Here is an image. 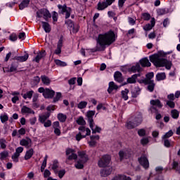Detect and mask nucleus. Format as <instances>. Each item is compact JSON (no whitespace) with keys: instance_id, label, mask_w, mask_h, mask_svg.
Here are the masks:
<instances>
[{"instance_id":"f257e3e1","label":"nucleus","mask_w":180,"mask_h":180,"mask_svg":"<svg viewBox=\"0 0 180 180\" xmlns=\"http://www.w3.org/2000/svg\"><path fill=\"white\" fill-rule=\"evenodd\" d=\"M116 41V34L113 31L98 34L96 44V51H103L106 46H110Z\"/></svg>"},{"instance_id":"f03ea898","label":"nucleus","mask_w":180,"mask_h":180,"mask_svg":"<svg viewBox=\"0 0 180 180\" xmlns=\"http://www.w3.org/2000/svg\"><path fill=\"white\" fill-rule=\"evenodd\" d=\"M170 54L169 52L160 51L157 54H153L149 57L150 63H153L155 67H165L166 70H171L172 62L162 58Z\"/></svg>"},{"instance_id":"7ed1b4c3","label":"nucleus","mask_w":180,"mask_h":180,"mask_svg":"<svg viewBox=\"0 0 180 180\" xmlns=\"http://www.w3.org/2000/svg\"><path fill=\"white\" fill-rule=\"evenodd\" d=\"M78 154V160L75 163V167L77 169H82L84 168V164L88 162L89 158H88V155H86V152L82 150L79 151Z\"/></svg>"},{"instance_id":"20e7f679","label":"nucleus","mask_w":180,"mask_h":180,"mask_svg":"<svg viewBox=\"0 0 180 180\" xmlns=\"http://www.w3.org/2000/svg\"><path fill=\"white\" fill-rule=\"evenodd\" d=\"M43 18L46 22H49V19L51 18V13L49 10L45 8H41L37 11V20H40Z\"/></svg>"},{"instance_id":"39448f33","label":"nucleus","mask_w":180,"mask_h":180,"mask_svg":"<svg viewBox=\"0 0 180 180\" xmlns=\"http://www.w3.org/2000/svg\"><path fill=\"white\" fill-rule=\"evenodd\" d=\"M38 92H39V94H43L44 98L47 99H51L56 94V92L52 89H45L44 87H39L38 89Z\"/></svg>"},{"instance_id":"423d86ee","label":"nucleus","mask_w":180,"mask_h":180,"mask_svg":"<svg viewBox=\"0 0 180 180\" xmlns=\"http://www.w3.org/2000/svg\"><path fill=\"white\" fill-rule=\"evenodd\" d=\"M66 164H71L70 162L72 161V160H77L78 158V155H77L75 150L72 148H68L66 150Z\"/></svg>"},{"instance_id":"0eeeda50","label":"nucleus","mask_w":180,"mask_h":180,"mask_svg":"<svg viewBox=\"0 0 180 180\" xmlns=\"http://www.w3.org/2000/svg\"><path fill=\"white\" fill-rule=\"evenodd\" d=\"M110 155H105L98 160V167L101 168H105V167H109L110 164Z\"/></svg>"},{"instance_id":"6e6552de","label":"nucleus","mask_w":180,"mask_h":180,"mask_svg":"<svg viewBox=\"0 0 180 180\" xmlns=\"http://www.w3.org/2000/svg\"><path fill=\"white\" fill-rule=\"evenodd\" d=\"M58 8L60 10V13H62L63 15H64V13H65V19H68V18H70V16H71V12H72V10L71 9V8L68 7L66 5H58Z\"/></svg>"},{"instance_id":"1a4fd4ad","label":"nucleus","mask_w":180,"mask_h":180,"mask_svg":"<svg viewBox=\"0 0 180 180\" xmlns=\"http://www.w3.org/2000/svg\"><path fill=\"white\" fill-rule=\"evenodd\" d=\"M129 72H131L133 74H141L143 71V68L140 66V63H136L135 65H132L130 68L128 69Z\"/></svg>"},{"instance_id":"9d476101","label":"nucleus","mask_w":180,"mask_h":180,"mask_svg":"<svg viewBox=\"0 0 180 180\" xmlns=\"http://www.w3.org/2000/svg\"><path fill=\"white\" fill-rule=\"evenodd\" d=\"M99 140L98 135L90 136V141H88L89 147H96V141Z\"/></svg>"},{"instance_id":"9b49d317","label":"nucleus","mask_w":180,"mask_h":180,"mask_svg":"<svg viewBox=\"0 0 180 180\" xmlns=\"http://www.w3.org/2000/svg\"><path fill=\"white\" fill-rule=\"evenodd\" d=\"M20 146L26 147V148H30V147H32V139L29 138L22 139L20 141Z\"/></svg>"},{"instance_id":"f8f14e48","label":"nucleus","mask_w":180,"mask_h":180,"mask_svg":"<svg viewBox=\"0 0 180 180\" xmlns=\"http://www.w3.org/2000/svg\"><path fill=\"white\" fill-rule=\"evenodd\" d=\"M79 134H82V136H90L91 135V129L89 128H86L84 126H81L79 127Z\"/></svg>"},{"instance_id":"ddd939ff","label":"nucleus","mask_w":180,"mask_h":180,"mask_svg":"<svg viewBox=\"0 0 180 180\" xmlns=\"http://www.w3.org/2000/svg\"><path fill=\"white\" fill-rule=\"evenodd\" d=\"M139 161L141 165H142V167H143V168H145V169L148 168L150 163L148 162V159H147V157L141 156L139 159Z\"/></svg>"},{"instance_id":"4468645a","label":"nucleus","mask_w":180,"mask_h":180,"mask_svg":"<svg viewBox=\"0 0 180 180\" xmlns=\"http://www.w3.org/2000/svg\"><path fill=\"white\" fill-rule=\"evenodd\" d=\"M88 122L89 123L90 127H92V124H94V116H95V111L94 110H90L88 111L86 113Z\"/></svg>"},{"instance_id":"2eb2a0df","label":"nucleus","mask_w":180,"mask_h":180,"mask_svg":"<svg viewBox=\"0 0 180 180\" xmlns=\"http://www.w3.org/2000/svg\"><path fill=\"white\" fill-rule=\"evenodd\" d=\"M112 170H113V169L110 167H108L105 169H103L101 171V176H104V177L109 176V175H110L112 174Z\"/></svg>"},{"instance_id":"dca6fc26","label":"nucleus","mask_w":180,"mask_h":180,"mask_svg":"<svg viewBox=\"0 0 180 180\" xmlns=\"http://www.w3.org/2000/svg\"><path fill=\"white\" fill-rule=\"evenodd\" d=\"M139 77H141V73H138V74H134L131 77H129L127 80V82L128 84H136L137 78H139Z\"/></svg>"},{"instance_id":"f3484780","label":"nucleus","mask_w":180,"mask_h":180,"mask_svg":"<svg viewBox=\"0 0 180 180\" xmlns=\"http://www.w3.org/2000/svg\"><path fill=\"white\" fill-rule=\"evenodd\" d=\"M150 23L151 24H146L145 26H143V30H146V32L151 30V29L155 26V18H153L150 20Z\"/></svg>"},{"instance_id":"a211bd4d","label":"nucleus","mask_w":180,"mask_h":180,"mask_svg":"<svg viewBox=\"0 0 180 180\" xmlns=\"http://www.w3.org/2000/svg\"><path fill=\"white\" fill-rule=\"evenodd\" d=\"M150 103V105H152L150 109H154V106L159 108V109H161V108H162V103H161V101H160V100L158 99L151 100Z\"/></svg>"},{"instance_id":"6ab92c4d","label":"nucleus","mask_w":180,"mask_h":180,"mask_svg":"<svg viewBox=\"0 0 180 180\" xmlns=\"http://www.w3.org/2000/svg\"><path fill=\"white\" fill-rule=\"evenodd\" d=\"M139 64L141 67H151V63L148 60V58H143L139 60Z\"/></svg>"},{"instance_id":"aec40b11","label":"nucleus","mask_w":180,"mask_h":180,"mask_svg":"<svg viewBox=\"0 0 180 180\" xmlns=\"http://www.w3.org/2000/svg\"><path fill=\"white\" fill-rule=\"evenodd\" d=\"M61 49H63V39L60 38L58 42L57 48L54 51V54H56L57 56L61 54Z\"/></svg>"},{"instance_id":"412c9836","label":"nucleus","mask_w":180,"mask_h":180,"mask_svg":"<svg viewBox=\"0 0 180 180\" xmlns=\"http://www.w3.org/2000/svg\"><path fill=\"white\" fill-rule=\"evenodd\" d=\"M119 89V86L117 85H116L115 84V82H110L109 83V86H108V94H112V92H113V91H116Z\"/></svg>"},{"instance_id":"4be33fe9","label":"nucleus","mask_w":180,"mask_h":180,"mask_svg":"<svg viewBox=\"0 0 180 180\" xmlns=\"http://www.w3.org/2000/svg\"><path fill=\"white\" fill-rule=\"evenodd\" d=\"M41 23L44 32H46V33H50V32H51V27H50V24L44 21H42Z\"/></svg>"},{"instance_id":"5701e85b","label":"nucleus","mask_w":180,"mask_h":180,"mask_svg":"<svg viewBox=\"0 0 180 180\" xmlns=\"http://www.w3.org/2000/svg\"><path fill=\"white\" fill-rule=\"evenodd\" d=\"M108 6L105 1L98 2L97 4V10L98 11H105V9H106V8H108Z\"/></svg>"},{"instance_id":"b1692460","label":"nucleus","mask_w":180,"mask_h":180,"mask_svg":"<svg viewBox=\"0 0 180 180\" xmlns=\"http://www.w3.org/2000/svg\"><path fill=\"white\" fill-rule=\"evenodd\" d=\"M134 124L136 126H140L141 124V122H143V116L141 115H139L133 120Z\"/></svg>"},{"instance_id":"393cba45","label":"nucleus","mask_w":180,"mask_h":180,"mask_svg":"<svg viewBox=\"0 0 180 180\" xmlns=\"http://www.w3.org/2000/svg\"><path fill=\"white\" fill-rule=\"evenodd\" d=\"M114 78L117 82H123V77L120 72H115L114 74Z\"/></svg>"},{"instance_id":"a878e982","label":"nucleus","mask_w":180,"mask_h":180,"mask_svg":"<svg viewBox=\"0 0 180 180\" xmlns=\"http://www.w3.org/2000/svg\"><path fill=\"white\" fill-rule=\"evenodd\" d=\"M43 57H46L45 51L38 53L37 56L35 57L33 61H35V63H39Z\"/></svg>"},{"instance_id":"bb28decb","label":"nucleus","mask_w":180,"mask_h":180,"mask_svg":"<svg viewBox=\"0 0 180 180\" xmlns=\"http://www.w3.org/2000/svg\"><path fill=\"white\" fill-rule=\"evenodd\" d=\"M14 58L20 63H25V61H27V58H29V54L26 53L23 56H15Z\"/></svg>"},{"instance_id":"cd10ccee","label":"nucleus","mask_w":180,"mask_h":180,"mask_svg":"<svg viewBox=\"0 0 180 180\" xmlns=\"http://www.w3.org/2000/svg\"><path fill=\"white\" fill-rule=\"evenodd\" d=\"M29 4H30V0H23L19 5L20 11H23L25 8H27Z\"/></svg>"},{"instance_id":"c85d7f7f","label":"nucleus","mask_w":180,"mask_h":180,"mask_svg":"<svg viewBox=\"0 0 180 180\" xmlns=\"http://www.w3.org/2000/svg\"><path fill=\"white\" fill-rule=\"evenodd\" d=\"M33 154H34V150H33V148L27 150L25 155L24 157L25 160H30L31 157H33Z\"/></svg>"},{"instance_id":"c756f323","label":"nucleus","mask_w":180,"mask_h":180,"mask_svg":"<svg viewBox=\"0 0 180 180\" xmlns=\"http://www.w3.org/2000/svg\"><path fill=\"white\" fill-rule=\"evenodd\" d=\"M21 112H22V113H28V114H31V115H34V111H33L32 108H28L25 105L22 106V108L21 109Z\"/></svg>"},{"instance_id":"7c9ffc66","label":"nucleus","mask_w":180,"mask_h":180,"mask_svg":"<svg viewBox=\"0 0 180 180\" xmlns=\"http://www.w3.org/2000/svg\"><path fill=\"white\" fill-rule=\"evenodd\" d=\"M119 156L120 160H123V158H129V157H130V153H129V151L127 150H121L119 152Z\"/></svg>"},{"instance_id":"2f4dec72","label":"nucleus","mask_w":180,"mask_h":180,"mask_svg":"<svg viewBox=\"0 0 180 180\" xmlns=\"http://www.w3.org/2000/svg\"><path fill=\"white\" fill-rule=\"evenodd\" d=\"M50 117V112H47L46 115L39 116V121L40 123H44Z\"/></svg>"},{"instance_id":"473e14b6","label":"nucleus","mask_w":180,"mask_h":180,"mask_svg":"<svg viewBox=\"0 0 180 180\" xmlns=\"http://www.w3.org/2000/svg\"><path fill=\"white\" fill-rule=\"evenodd\" d=\"M41 79L44 85H46L47 86L50 85L51 80H50V79L48 77H46V75H44L41 77Z\"/></svg>"},{"instance_id":"72a5a7b5","label":"nucleus","mask_w":180,"mask_h":180,"mask_svg":"<svg viewBox=\"0 0 180 180\" xmlns=\"http://www.w3.org/2000/svg\"><path fill=\"white\" fill-rule=\"evenodd\" d=\"M140 91H141V89L139 86H136L134 89H133L131 91L132 97L137 98V96H139V95H140Z\"/></svg>"},{"instance_id":"f704fd0d","label":"nucleus","mask_w":180,"mask_h":180,"mask_svg":"<svg viewBox=\"0 0 180 180\" xmlns=\"http://www.w3.org/2000/svg\"><path fill=\"white\" fill-rule=\"evenodd\" d=\"M33 94H34V91H33V90H31L30 91L26 92L24 94H22V96L25 99H32V97L33 96Z\"/></svg>"},{"instance_id":"c9c22d12","label":"nucleus","mask_w":180,"mask_h":180,"mask_svg":"<svg viewBox=\"0 0 180 180\" xmlns=\"http://www.w3.org/2000/svg\"><path fill=\"white\" fill-rule=\"evenodd\" d=\"M129 89H125L124 90H122L121 91L122 98L124 99V101H127L129 99Z\"/></svg>"},{"instance_id":"e433bc0d","label":"nucleus","mask_w":180,"mask_h":180,"mask_svg":"<svg viewBox=\"0 0 180 180\" xmlns=\"http://www.w3.org/2000/svg\"><path fill=\"white\" fill-rule=\"evenodd\" d=\"M57 118L59 120V122H60L61 123H64V122L67 120V115L63 113H59L58 114Z\"/></svg>"},{"instance_id":"4c0bfd02","label":"nucleus","mask_w":180,"mask_h":180,"mask_svg":"<svg viewBox=\"0 0 180 180\" xmlns=\"http://www.w3.org/2000/svg\"><path fill=\"white\" fill-rule=\"evenodd\" d=\"M146 78L145 79H146V81H148V84H149L150 82H154V80H152L153 78H154V72H149L146 74Z\"/></svg>"},{"instance_id":"58836bf2","label":"nucleus","mask_w":180,"mask_h":180,"mask_svg":"<svg viewBox=\"0 0 180 180\" xmlns=\"http://www.w3.org/2000/svg\"><path fill=\"white\" fill-rule=\"evenodd\" d=\"M165 78H167V76L165 75V72L158 73L156 75L157 81H163V79H165Z\"/></svg>"},{"instance_id":"ea45409f","label":"nucleus","mask_w":180,"mask_h":180,"mask_svg":"<svg viewBox=\"0 0 180 180\" xmlns=\"http://www.w3.org/2000/svg\"><path fill=\"white\" fill-rule=\"evenodd\" d=\"M94 126H95V123L91 124V127H90V128L92 130V133H101V131L102 130V129H101V127L98 126H96L94 128Z\"/></svg>"},{"instance_id":"a19ab883","label":"nucleus","mask_w":180,"mask_h":180,"mask_svg":"<svg viewBox=\"0 0 180 180\" xmlns=\"http://www.w3.org/2000/svg\"><path fill=\"white\" fill-rule=\"evenodd\" d=\"M171 116L173 119H178L179 117V111L176 109H174L171 111Z\"/></svg>"},{"instance_id":"79ce46f5","label":"nucleus","mask_w":180,"mask_h":180,"mask_svg":"<svg viewBox=\"0 0 180 180\" xmlns=\"http://www.w3.org/2000/svg\"><path fill=\"white\" fill-rule=\"evenodd\" d=\"M54 63L58 65V67H67V63L60 60L58 59H56L54 60Z\"/></svg>"},{"instance_id":"37998d69","label":"nucleus","mask_w":180,"mask_h":180,"mask_svg":"<svg viewBox=\"0 0 180 180\" xmlns=\"http://www.w3.org/2000/svg\"><path fill=\"white\" fill-rule=\"evenodd\" d=\"M126 127L127 129H131L137 127V126L134 124V122L132 120L127 122Z\"/></svg>"},{"instance_id":"c03bdc74","label":"nucleus","mask_w":180,"mask_h":180,"mask_svg":"<svg viewBox=\"0 0 180 180\" xmlns=\"http://www.w3.org/2000/svg\"><path fill=\"white\" fill-rule=\"evenodd\" d=\"M86 105H88V102L81 101L77 104V108L78 109H85V108H86Z\"/></svg>"},{"instance_id":"a18cd8bd","label":"nucleus","mask_w":180,"mask_h":180,"mask_svg":"<svg viewBox=\"0 0 180 180\" xmlns=\"http://www.w3.org/2000/svg\"><path fill=\"white\" fill-rule=\"evenodd\" d=\"M147 85H148V90L150 92H153L155 86V84L154 83V82H150V83H148Z\"/></svg>"},{"instance_id":"49530a36","label":"nucleus","mask_w":180,"mask_h":180,"mask_svg":"<svg viewBox=\"0 0 180 180\" xmlns=\"http://www.w3.org/2000/svg\"><path fill=\"white\" fill-rule=\"evenodd\" d=\"M174 136V132L172 130H169L168 132H167L165 135L162 136V139H169V137H172Z\"/></svg>"},{"instance_id":"de8ad7c7","label":"nucleus","mask_w":180,"mask_h":180,"mask_svg":"<svg viewBox=\"0 0 180 180\" xmlns=\"http://www.w3.org/2000/svg\"><path fill=\"white\" fill-rule=\"evenodd\" d=\"M77 124H79L80 126H85L86 123L85 122V120H84V117H79L77 120Z\"/></svg>"},{"instance_id":"09e8293b","label":"nucleus","mask_w":180,"mask_h":180,"mask_svg":"<svg viewBox=\"0 0 180 180\" xmlns=\"http://www.w3.org/2000/svg\"><path fill=\"white\" fill-rule=\"evenodd\" d=\"M69 27H71L72 29V33H77L79 28H78V25H75L74 22H72L70 24H69Z\"/></svg>"},{"instance_id":"8fccbe9b","label":"nucleus","mask_w":180,"mask_h":180,"mask_svg":"<svg viewBox=\"0 0 180 180\" xmlns=\"http://www.w3.org/2000/svg\"><path fill=\"white\" fill-rule=\"evenodd\" d=\"M8 155H9V153H8V151L5 150L1 152L0 153V160H1V161H4V160H5V158L8 157Z\"/></svg>"},{"instance_id":"3c124183","label":"nucleus","mask_w":180,"mask_h":180,"mask_svg":"<svg viewBox=\"0 0 180 180\" xmlns=\"http://www.w3.org/2000/svg\"><path fill=\"white\" fill-rule=\"evenodd\" d=\"M18 70V65L11 64L10 70H6V72H14Z\"/></svg>"},{"instance_id":"603ef678","label":"nucleus","mask_w":180,"mask_h":180,"mask_svg":"<svg viewBox=\"0 0 180 180\" xmlns=\"http://www.w3.org/2000/svg\"><path fill=\"white\" fill-rule=\"evenodd\" d=\"M0 119H1V123H5V122H8V120H9V117H8V115L4 114V115H0Z\"/></svg>"},{"instance_id":"864d4df0","label":"nucleus","mask_w":180,"mask_h":180,"mask_svg":"<svg viewBox=\"0 0 180 180\" xmlns=\"http://www.w3.org/2000/svg\"><path fill=\"white\" fill-rule=\"evenodd\" d=\"M19 157H20L19 155H17V153H14L11 156V159L13 162H19Z\"/></svg>"},{"instance_id":"5fc2aeb1","label":"nucleus","mask_w":180,"mask_h":180,"mask_svg":"<svg viewBox=\"0 0 180 180\" xmlns=\"http://www.w3.org/2000/svg\"><path fill=\"white\" fill-rule=\"evenodd\" d=\"M0 147L3 150H5V148H6V140L0 139Z\"/></svg>"},{"instance_id":"6e6d98bb","label":"nucleus","mask_w":180,"mask_h":180,"mask_svg":"<svg viewBox=\"0 0 180 180\" xmlns=\"http://www.w3.org/2000/svg\"><path fill=\"white\" fill-rule=\"evenodd\" d=\"M52 19L53 22H57L58 20V13L56 11L52 12Z\"/></svg>"},{"instance_id":"4d7b16f0","label":"nucleus","mask_w":180,"mask_h":180,"mask_svg":"<svg viewBox=\"0 0 180 180\" xmlns=\"http://www.w3.org/2000/svg\"><path fill=\"white\" fill-rule=\"evenodd\" d=\"M157 13L158 15L161 16L162 15H165L167 13V11L165 10V8H160L157 11Z\"/></svg>"},{"instance_id":"13d9d810","label":"nucleus","mask_w":180,"mask_h":180,"mask_svg":"<svg viewBox=\"0 0 180 180\" xmlns=\"http://www.w3.org/2000/svg\"><path fill=\"white\" fill-rule=\"evenodd\" d=\"M166 105H167L169 108H171V109H174V108H175V103L174 101H167Z\"/></svg>"},{"instance_id":"bf43d9fd","label":"nucleus","mask_w":180,"mask_h":180,"mask_svg":"<svg viewBox=\"0 0 180 180\" xmlns=\"http://www.w3.org/2000/svg\"><path fill=\"white\" fill-rule=\"evenodd\" d=\"M143 20H150V18H151V15H150V13H144L142 14Z\"/></svg>"},{"instance_id":"052dcab7","label":"nucleus","mask_w":180,"mask_h":180,"mask_svg":"<svg viewBox=\"0 0 180 180\" xmlns=\"http://www.w3.org/2000/svg\"><path fill=\"white\" fill-rule=\"evenodd\" d=\"M164 141V146L165 147H167V148H169L171 147V142L168 139H162Z\"/></svg>"},{"instance_id":"680f3d73","label":"nucleus","mask_w":180,"mask_h":180,"mask_svg":"<svg viewBox=\"0 0 180 180\" xmlns=\"http://www.w3.org/2000/svg\"><path fill=\"white\" fill-rule=\"evenodd\" d=\"M22 153H23V147L20 146L15 149V153L17 154L18 155L20 156V154H22Z\"/></svg>"},{"instance_id":"e2e57ef3","label":"nucleus","mask_w":180,"mask_h":180,"mask_svg":"<svg viewBox=\"0 0 180 180\" xmlns=\"http://www.w3.org/2000/svg\"><path fill=\"white\" fill-rule=\"evenodd\" d=\"M53 129H61V127H60V122L58 121H56L52 124Z\"/></svg>"},{"instance_id":"0e129e2a","label":"nucleus","mask_w":180,"mask_h":180,"mask_svg":"<svg viewBox=\"0 0 180 180\" xmlns=\"http://www.w3.org/2000/svg\"><path fill=\"white\" fill-rule=\"evenodd\" d=\"M128 22H129V25H131V26H134V25H136V19H134L131 17L128 18Z\"/></svg>"},{"instance_id":"69168bd1","label":"nucleus","mask_w":180,"mask_h":180,"mask_svg":"<svg viewBox=\"0 0 180 180\" xmlns=\"http://www.w3.org/2000/svg\"><path fill=\"white\" fill-rule=\"evenodd\" d=\"M85 137H86V136H84V135H82V134L78 133L76 135V140H77V141H80L81 139H85Z\"/></svg>"},{"instance_id":"338daca9","label":"nucleus","mask_w":180,"mask_h":180,"mask_svg":"<svg viewBox=\"0 0 180 180\" xmlns=\"http://www.w3.org/2000/svg\"><path fill=\"white\" fill-rule=\"evenodd\" d=\"M10 40L11 41H16L18 40V35L16 34H12L10 35Z\"/></svg>"},{"instance_id":"774afa93","label":"nucleus","mask_w":180,"mask_h":180,"mask_svg":"<svg viewBox=\"0 0 180 180\" xmlns=\"http://www.w3.org/2000/svg\"><path fill=\"white\" fill-rule=\"evenodd\" d=\"M42 124H44V127H50V126H51V120H48Z\"/></svg>"}]
</instances>
